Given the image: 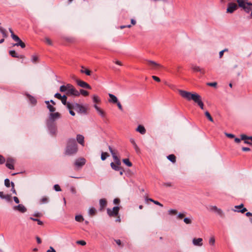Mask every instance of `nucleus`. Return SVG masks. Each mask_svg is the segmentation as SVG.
<instances>
[{"label": "nucleus", "instance_id": "obj_30", "mask_svg": "<svg viewBox=\"0 0 252 252\" xmlns=\"http://www.w3.org/2000/svg\"><path fill=\"white\" fill-rule=\"evenodd\" d=\"M75 220L78 222H82L84 220V218L81 215H76L75 216Z\"/></svg>", "mask_w": 252, "mask_h": 252}, {"label": "nucleus", "instance_id": "obj_62", "mask_svg": "<svg viewBox=\"0 0 252 252\" xmlns=\"http://www.w3.org/2000/svg\"><path fill=\"white\" fill-rule=\"evenodd\" d=\"M225 134L227 137L230 138H233L235 137V135L233 134L225 133Z\"/></svg>", "mask_w": 252, "mask_h": 252}, {"label": "nucleus", "instance_id": "obj_6", "mask_svg": "<svg viewBox=\"0 0 252 252\" xmlns=\"http://www.w3.org/2000/svg\"><path fill=\"white\" fill-rule=\"evenodd\" d=\"M120 208L118 206L114 207L112 210L108 208L107 209V213L109 217H116L119 214Z\"/></svg>", "mask_w": 252, "mask_h": 252}, {"label": "nucleus", "instance_id": "obj_4", "mask_svg": "<svg viewBox=\"0 0 252 252\" xmlns=\"http://www.w3.org/2000/svg\"><path fill=\"white\" fill-rule=\"evenodd\" d=\"M46 125L50 133L53 135H55L57 132V127L55 122L52 120H47Z\"/></svg>", "mask_w": 252, "mask_h": 252}, {"label": "nucleus", "instance_id": "obj_18", "mask_svg": "<svg viewBox=\"0 0 252 252\" xmlns=\"http://www.w3.org/2000/svg\"><path fill=\"white\" fill-rule=\"evenodd\" d=\"M94 107L97 111L98 114L102 117L104 118L106 116L105 112L99 108L96 104L94 105Z\"/></svg>", "mask_w": 252, "mask_h": 252}, {"label": "nucleus", "instance_id": "obj_33", "mask_svg": "<svg viewBox=\"0 0 252 252\" xmlns=\"http://www.w3.org/2000/svg\"><path fill=\"white\" fill-rule=\"evenodd\" d=\"M48 198L46 196L42 197L40 200V204H45V203H48Z\"/></svg>", "mask_w": 252, "mask_h": 252}, {"label": "nucleus", "instance_id": "obj_24", "mask_svg": "<svg viewBox=\"0 0 252 252\" xmlns=\"http://www.w3.org/2000/svg\"><path fill=\"white\" fill-rule=\"evenodd\" d=\"M109 96L110 97V99L109 100V101L110 102H112L113 103H116L118 102V99L115 95H114L113 94H109Z\"/></svg>", "mask_w": 252, "mask_h": 252}, {"label": "nucleus", "instance_id": "obj_1", "mask_svg": "<svg viewBox=\"0 0 252 252\" xmlns=\"http://www.w3.org/2000/svg\"><path fill=\"white\" fill-rule=\"evenodd\" d=\"M179 93L182 97L189 101L192 100L194 102L197 103L201 109H204V104L201 100V96L198 94L196 93L192 94L190 92L182 90H179Z\"/></svg>", "mask_w": 252, "mask_h": 252}, {"label": "nucleus", "instance_id": "obj_22", "mask_svg": "<svg viewBox=\"0 0 252 252\" xmlns=\"http://www.w3.org/2000/svg\"><path fill=\"white\" fill-rule=\"evenodd\" d=\"M77 142L82 146H84V137L81 134H77L76 136Z\"/></svg>", "mask_w": 252, "mask_h": 252}, {"label": "nucleus", "instance_id": "obj_11", "mask_svg": "<svg viewBox=\"0 0 252 252\" xmlns=\"http://www.w3.org/2000/svg\"><path fill=\"white\" fill-rule=\"evenodd\" d=\"M14 160L11 158H8L6 160V166L9 169H14Z\"/></svg>", "mask_w": 252, "mask_h": 252}, {"label": "nucleus", "instance_id": "obj_45", "mask_svg": "<svg viewBox=\"0 0 252 252\" xmlns=\"http://www.w3.org/2000/svg\"><path fill=\"white\" fill-rule=\"evenodd\" d=\"M30 219L31 220H32L33 221L37 222V223L38 225H42L43 224V222L38 219H34L33 218L31 217Z\"/></svg>", "mask_w": 252, "mask_h": 252}, {"label": "nucleus", "instance_id": "obj_17", "mask_svg": "<svg viewBox=\"0 0 252 252\" xmlns=\"http://www.w3.org/2000/svg\"><path fill=\"white\" fill-rule=\"evenodd\" d=\"M203 239L201 238H194L192 240V243L194 246H202L203 245Z\"/></svg>", "mask_w": 252, "mask_h": 252}, {"label": "nucleus", "instance_id": "obj_38", "mask_svg": "<svg viewBox=\"0 0 252 252\" xmlns=\"http://www.w3.org/2000/svg\"><path fill=\"white\" fill-rule=\"evenodd\" d=\"M205 115L210 121L213 122V119L208 111L205 112Z\"/></svg>", "mask_w": 252, "mask_h": 252}, {"label": "nucleus", "instance_id": "obj_47", "mask_svg": "<svg viewBox=\"0 0 252 252\" xmlns=\"http://www.w3.org/2000/svg\"><path fill=\"white\" fill-rule=\"evenodd\" d=\"M3 199H5L8 202H10L11 201V196L9 194H5L4 196V197Z\"/></svg>", "mask_w": 252, "mask_h": 252}, {"label": "nucleus", "instance_id": "obj_8", "mask_svg": "<svg viewBox=\"0 0 252 252\" xmlns=\"http://www.w3.org/2000/svg\"><path fill=\"white\" fill-rule=\"evenodd\" d=\"M73 109L80 113L86 114L87 113L86 108L81 104L75 103L73 105Z\"/></svg>", "mask_w": 252, "mask_h": 252}, {"label": "nucleus", "instance_id": "obj_27", "mask_svg": "<svg viewBox=\"0 0 252 252\" xmlns=\"http://www.w3.org/2000/svg\"><path fill=\"white\" fill-rule=\"evenodd\" d=\"M123 161L128 167H131L132 165V163L129 161L128 158L123 159Z\"/></svg>", "mask_w": 252, "mask_h": 252}, {"label": "nucleus", "instance_id": "obj_63", "mask_svg": "<svg viewBox=\"0 0 252 252\" xmlns=\"http://www.w3.org/2000/svg\"><path fill=\"white\" fill-rule=\"evenodd\" d=\"M185 216V215L184 214L180 213L178 214L177 217L179 219H182Z\"/></svg>", "mask_w": 252, "mask_h": 252}, {"label": "nucleus", "instance_id": "obj_61", "mask_svg": "<svg viewBox=\"0 0 252 252\" xmlns=\"http://www.w3.org/2000/svg\"><path fill=\"white\" fill-rule=\"evenodd\" d=\"M152 78L156 81L158 82H159L160 81V79L159 77L156 76H152Z\"/></svg>", "mask_w": 252, "mask_h": 252}, {"label": "nucleus", "instance_id": "obj_48", "mask_svg": "<svg viewBox=\"0 0 252 252\" xmlns=\"http://www.w3.org/2000/svg\"><path fill=\"white\" fill-rule=\"evenodd\" d=\"M11 187H12V188H11V191H12L13 193H14V194H17V193H16V190H15V185H14V183H13V182H11Z\"/></svg>", "mask_w": 252, "mask_h": 252}, {"label": "nucleus", "instance_id": "obj_23", "mask_svg": "<svg viewBox=\"0 0 252 252\" xmlns=\"http://www.w3.org/2000/svg\"><path fill=\"white\" fill-rule=\"evenodd\" d=\"M136 131L139 132L141 134H144L146 132V129L144 126L142 125H139L138 126L137 128H136Z\"/></svg>", "mask_w": 252, "mask_h": 252}, {"label": "nucleus", "instance_id": "obj_56", "mask_svg": "<svg viewBox=\"0 0 252 252\" xmlns=\"http://www.w3.org/2000/svg\"><path fill=\"white\" fill-rule=\"evenodd\" d=\"M5 158L1 155H0V164H3L5 162Z\"/></svg>", "mask_w": 252, "mask_h": 252}, {"label": "nucleus", "instance_id": "obj_50", "mask_svg": "<svg viewBox=\"0 0 252 252\" xmlns=\"http://www.w3.org/2000/svg\"><path fill=\"white\" fill-rule=\"evenodd\" d=\"M209 243L210 245L214 246L215 243V238L214 237H211L209 239Z\"/></svg>", "mask_w": 252, "mask_h": 252}, {"label": "nucleus", "instance_id": "obj_52", "mask_svg": "<svg viewBox=\"0 0 252 252\" xmlns=\"http://www.w3.org/2000/svg\"><path fill=\"white\" fill-rule=\"evenodd\" d=\"M45 41L47 44H48L49 45H52V42L50 38H49L48 37H46L45 38Z\"/></svg>", "mask_w": 252, "mask_h": 252}, {"label": "nucleus", "instance_id": "obj_26", "mask_svg": "<svg viewBox=\"0 0 252 252\" xmlns=\"http://www.w3.org/2000/svg\"><path fill=\"white\" fill-rule=\"evenodd\" d=\"M14 46H20L22 48H24L25 47V44L20 39L19 41H18L16 43L14 44Z\"/></svg>", "mask_w": 252, "mask_h": 252}, {"label": "nucleus", "instance_id": "obj_55", "mask_svg": "<svg viewBox=\"0 0 252 252\" xmlns=\"http://www.w3.org/2000/svg\"><path fill=\"white\" fill-rule=\"evenodd\" d=\"M54 189L57 191H59L61 190V189L59 185H54Z\"/></svg>", "mask_w": 252, "mask_h": 252}, {"label": "nucleus", "instance_id": "obj_16", "mask_svg": "<svg viewBox=\"0 0 252 252\" xmlns=\"http://www.w3.org/2000/svg\"><path fill=\"white\" fill-rule=\"evenodd\" d=\"M191 69L194 72H199L202 75L205 73V70L204 68H201L197 65H192Z\"/></svg>", "mask_w": 252, "mask_h": 252}, {"label": "nucleus", "instance_id": "obj_49", "mask_svg": "<svg viewBox=\"0 0 252 252\" xmlns=\"http://www.w3.org/2000/svg\"><path fill=\"white\" fill-rule=\"evenodd\" d=\"M4 185L7 188H9L10 187L11 185V182H10V180L8 179H5Z\"/></svg>", "mask_w": 252, "mask_h": 252}, {"label": "nucleus", "instance_id": "obj_5", "mask_svg": "<svg viewBox=\"0 0 252 252\" xmlns=\"http://www.w3.org/2000/svg\"><path fill=\"white\" fill-rule=\"evenodd\" d=\"M68 90L66 93V95H74L78 96L80 95V93L75 89L72 85L71 84H67Z\"/></svg>", "mask_w": 252, "mask_h": 252}, {"label": "nucleus", "instance_id": "obj_32", "mask_svg": "<svg viewBox=\"0 0 252 252\" xmlns=\"http://www.w3.org/2000/svg\"><path fill=\"white\" fill-rule=\"evenodd\" d=\"M81 72L82 73H85L87 75H88V76H90L91 75V71L88 69H81Z\"/></svg>", "mask_w": 252, "mask_h": 252}, {"label": "nucleus", "instance_id": "obj_7", "mask_svg": "<svg viewBox=\"0 0 252 252\" xmlns=\"http://www.w3.org/2000/svg\"><path fill=\"white\" fill-rule=\"evenodd\" d=\"M109 150L111 153V155L112 156V157L115 161V162H116V164H119L120 163V158L118 157V151L117 150H114L113 148L110 146H109L108 147Z\"/></svg>", "mask_w": 252, "mask_h": 252}, {"label": "nucleus", "instance_id": "obj_44", "mask_svg": "<svg viewBox=\"0 0 252 252\" xmlns=\"http://www.w3.org/2000/svg\"><path fill=\"white\" fill-rule=\"evenodd\" d=\"M80 94H81L84 96H88L89 95V92L86 90H84L83 89H81L80 90Z\"/></svg>", "mask_w": 252, "mask_h": 252}, {"label": "nucleus", "instance_id": "obj_3", "mask_svg": "<svg viewBox=\"0 0 252 252\" xmlns=\"http://www.w3.org/2000/svg\"><path fill=\"white\" fill-rule=\"evenodd\" d=\"M238 6L242 8L244 11L249 13L252 11V2L248 1V0H236Z\"/></svg>", "mask_w": 252, "mask_h": 252}, {"label": "nucleus", "instance_id": "obj_20", "mask_svg": "<svg viewBox=\"0 0 252 252\" xmlns=\"http://www.w3.org/2000/svg\"><path fill=\"white\" fill-rule=\"evenodd\" d=\"M121 160H120V163L119 164L114 163V162H111L110 164L111 168L115 171H120L121 170L122 168L120 166L121 165Z\"/></svg>", "mask_w": 252, "mask_h": 252}, {"label": "nucleus", "instance_id": "obj_39", "mask_svg": "<svg viewBox=\"0 0 252 252\" xmlns=\"http://www.w3.org/2000/svg\"><path fill=\"white\" fill-rule=\"evenodd\" d=\"M47 108L49 109L50 112H54L56 110L55 107L50 104L47 106Z\"/></svg>", "mask_w": 252, "mask_h": 252}, {"label": "nucleus", "instance_id": "obj_57", "mask_svg": "<svg viewBox=\"0 0 252 252\" xmlns=\"http://www.w3.org/2000/svg\"><path fill=\"white\" fill-rule=\"evenodd\" d=\"M207 85L211 87H216L217 85V82H211L207 83Z\"/></svg>", "mask_w": 252, "mask_h": 252}, {"label": "nucleus", "instance_id": "obj_2", "mask_svg": "<svg viewBox=\"0 0 252 252\" xmlns=\"http://www.w3.org/2000/svg\"><path fill=\"white\" fill-rule=\"evenodd\" d=\"M78 151V147L76 140L73 138L67 140L64 154L67 156L75 155Z\"/></svg>", "mask_w": 252, "mask_h": 252}, {"label": "nucleus", "instance_id": "obj_37", "mask_svg": "<svg viewBox=\"0 0 252 252\" xmlns=\"http://www.w3.org/2000/svg\"><path fill=\"white\" fill-rule=\"evenodd\" d=\"M148 200L151 202H153L154 204H155L156 205H158L160 207H163V205L158 201L154 200V199H153L152 198H149Z\"/></svg>", "mask_w": 252, "mask_h": 252}, {"label": "nucleus", "instance_id": "obj_15", "mask_svg": "<svg viewBox=\"0 0 252 252\" xmlns=\"http://www.w3.org/2000/svg\"><path fill=\"white\" fill-rule=\"evenodd\" d=\"M86 163V159L84 158H80L75 160V165L77 167H82Z\"/></svg>", "mask_w": 252, "mask_h": 252}, {"label": "nucleus", "instance_id": "obj_42", "mask_svg": "<svg viewBox=\"0 0 252 252\" xmlns=\"http://www.w3.org/2000/svg\"><path fill=\"white\" fill-rule=\"evenodd\" d=\"M11 37L15 41L17 42L20 40V38L17 35H15L14 33H12Z\"/></svg>", "mask_w": 252, "mask_h": 252}, {"label": "nucleus", "instance_id": "obj_29", "mask_svg": "<svg viewBox=\"0 0 252 252\" xmlns=\"http://www.w3.org/2000/svg\"><path fill=\"white\" fill-rule=\"evenodd\" d=\"M68 87L67 84L66 85H62L60 88V91L61 92H65L67 91Z\"/></svg>", "mask_w": 252, "mask_h": 252}, {"label": "nucleus", "instance_id": "obj_25", "mask_svg": "<svg viewBox=\"0 0 252 252\" xmlns=\"http://www.w3.org/2000/svg\"><path fill=\"white\" fill-rule=\"evenodd\" d=\"M167 158L168 159L171 161L172 163H175L176 161V157L173 154L169 155L167 156Z\"/></svg>", "mask_w": 252, "mask_h": 252}, {"label": "nucleus", "instance_id": "obj_64", "mask_svg": "<svg viewBox=\"0 0 252 252\" xmlns=\"http://www.w3.org/2000/svg\"><path fill=\"white\" fill-rule=\"evenodd\" d=\"M47 252H56L53 247H50V249L48 250H47Z\"/></svg>", "mask_w": 252, "mask_h": 252}, {"label": "nucleus", "instance_id": "obj_36", "mask_svg": "<svg viewBox=\"0 0 252 252\" xmlns=\"http://www.w3.org/2000/svg\"><path fill=\"white\" fill-rule=\"evenodd\" d=\"M251 137H252V136L249 137L245 134H241V140H246L250 139L252 141Z\"/></svg>", "mask_w": 252, "mask_h": 252}, {"label": "nucleus", "instance_id": "obj_59", "mask_svg": "<svg viewBox=\"0 0 252 252\" xmlns=\"http://www.w3.org/2000/svg\"><path fill=\"white\" fill-rule=\"evenodd\" d=\"M65 105L69 110H71L73 108V106H72V105L69 102H67Z\"/></svg>", "mask_w": 252, "mask_h": 252}, {"label": "nucleus", "instance_id": "obj_43", "mask_svg": "<svg viewBox=\"0 0 252 252\" xmlns=\"http://www.w3.org/2000/svg\"><path fill=\"white\" fill-rule=\"evenodd\" d=\"M96 210L94 208H91L89 209V214L91 216H94L95 214Z\"/></svg>", "mask_w": 252, "mask_h": 252}, {"label": "nucleus", "instance_id": "obj_60", "mask_svg": "<svg viewBox=\"0 0 252 252\" xmlns=\"http://www.w3.org/2000/svg\"><path fill=\"white\" fill-rule=\"evenodd\" d=\"M54 96H55L56 98H58V99H60H60L62 98V97H63V96H62V95H61L60 94L58 93H56V94H55Z\"/></svg>", "mask_w": 252, "mask_h": 252}, {"label": "nucleus", "instance_id": "obj_13", "mask_svg": "<svg viewBox=\"0 0 252 252\" xmlns=\"http://www.w3.org/2000/svg\"><path fill=\"white\" fill-rule=\"evenodd\" d=\"M13 209L22 213H25L27 210V208L23 204H19L17 206H14Z\"/></svg>", "mask_w": 252, "mask_h": 252}, {"label": "nucleus", "instance_id": "obj_51", "mask_svg": "<svg viewBox=\"0 0 252 252\" xmlns=\"http://www.w3.org/2000/svg\"><path fill=\"white\" fill-rule=\"evenodd\" d=\"M177 213V211L175 209H170L168 211V214L169 215H176Z\"/></svg>", "mask_w": 252, "mask_h": 252}, {"label": "nucleus", "instance_id": "obj_34", "mask_svg": "<svg viewBox=\"0 0 252 252\" xmlns=\"http://www.w3.org/2000/svg\"><path fill=\"white\" fill-rule=\"evenodd\" d=\"M130 142L132 144V145H133V146H134L136 151L137 152H138V151L139 150V149L138 147V146L137 145V144H136L135 141L133 139H130Z\"/></svg>", "mask_w": 252, "mask_h": 252}, {"label": "nucleus", "instance_id": "obj_28", "mask_svg": "<svg viewBox=\"0 0 252 252\" xmlns=\"http://www.w3.org/2000/svg\"><path fill=\"white\" fill-rule=\"evenodd\" d=\"M109 156V155L106 152H102L101 154V159L102 160H104L107 157Z\"/></svg>", "mask_w": 252, "mask_h": 252}, {"label": "nucleus", "instance_id": "obj_10", "mask_svg": "<svg viewBox=\"0 0 252 252\" xmlns=\"http://www.w3.org/2000/svg\"><path fill=\"white\" fill-rule=\"evenodd\" d=\"M76 82H77V85L79 86H80L83 88H85V89H92L91 86L85 81H83L81 80H77Z\"/></svg>", "mask_w": 252, "mask_h": 252}, {"label": "nucleus", "instance_id": "obj_54", "mask_svg": "<svg viewBox=\"0 0 252 252\" xmlns=\"http://www.w3.org/2000/svg\"><path fill=\"white\" fill-rule=\"evenodd\" d=\"M247 211V209L246 208H244V207L241 210H234V211H235V212H241L242 213H244L245 212H246Z\"/></svg>", "mask_w": 252, "mask_h": 252}, {"label": "nucleus", "instance_id": "obj_58", "mask_svg": "<svg viewBox=\"0 0 252 252\" xmlns=\"http://www.w3.org/2000/svg\"><path fill=\"white\" fill-rule=\"evenodd\" d=\"M77 243L82 246H85L86 244V242L84 240H80L77 242Z\"/></svg>", "mask_w": 252, "mask_h": 252}, {"label": "nucleus", "instance_id": "obj_41", "mask_svg": "<svg viewBox=\"0 0 252 252\" xmlns=\"http://www.w3.org/2000/svg\"><path fill=\"white\" fill-rule=\"evenodd\" d=\"M32 61L33 63H36L38 61V57L36 55H32Z\"/></svg>", "mask_w": 252, "mask_h": 252}, {"label": "nucleus", "instance_id": "obj_31", "mask_svg": "<svg viewBox=\"0 0 252 252\" xmlns=\"http://www.w3.org/2000/svg\"><path fill=\"white\" fill-rule=\"evenodd\" d=\"M9 54L12 57L15 58H19L18 54L14 50H11L9 51Z\"/></svg>", "mask_w": 252, "mask_h": 252}, {"label": "nucleus", "instance_id": "obj_9", "mask_svg": "<svg viewBox=\"0 0 252 252\" xmlns=\"http://www.w3.org/2000/svg\"><path fill=\"white\" fill-rule=\"evenodd\" d=\"M238 8L237 5L234 2H229L228 4L226 12L229 13H232Z\"/></svg>", "mask_w": 252, "mask_h": 252}, {"label": "nucleus", "instance_id": "obj_40", "mask_svg": "<svg viewBox=\"0 0 252 252\" xmlns=\"http://www.w3.org/2000/svg\"><path fill=\"white\" fill-rule=\"evenodd\" d=\"M62 101V103L63 105H66V104L67 103V97L65 95H63L62 98L60 99Z\"/></svg>", "mask_w": 252, "mask_h": 252}, {"label": "nucleus", "instance_id": "obj_19", "mask_svg": "<svg viewBox=\"0 0 252 252\" xmlns=\"http://www.w3.org/2000/svg\"><path fill=\"white\" fill-rule=\"evenodd\" d=\"M100 211H102L107 205V201L105 199L102 198L99 200Z\"/></svg>", "mask_w": 252, "mask_h": 252}, {"label": "nucleus", "instance_id": "obj_14", "mask_svg": "<svg viewBox=\"0 0 252 252\" xmlns=\"http://www.w3.org/2000/svg\"><path fill=\"white\" fill-rule=\"evenodd\" d=\"M146 63L147 65L150 66L152 69H156L159 67H160V65L159 64L153 61H147Z\"/></svg>", "mask_w": 252, "mask_h": 252}, {"label": "nucleus", "instance_id": "obj_12", "mask_svg": "<svg viewBox=\"0 0 252 252\" xmlns=\"http://www.w3.org/2000/svg\"><path fill=\"white\" fill-rule=\"evenodd\" d=\"M61 118V114L59 112H51L49 114V119L48 120H52L54 122L56 120Z\"/></svg>", "mask_w": 252, "mask_h": 252}, {"label": "nucleus", "instance_id": "obj_35", "mask_svg": "<svg viewBox=\"0 0 252 252\" xmlns=\"http://www.w3.org/2000/svg\"><path fill=\"white\" fill-rule=\"evenodd\" d=\"M93 101L95 103H99L100 101V98L96 95H93Z\"/></svg>", "mask_w": 252, "mask_h": 252}, {"label": "nucleus", "instance_id": "obj_46", "mask_svg": "<svg viewBox=\"0 0 252 252\" xmlns=\"http://www.w3.org/2000/svg\"><path fill=\"white\" fill-rule=\"evenodd\" d=\"M0 32L2 34L3 36L4 37H6L7 36L6 32L5 29L0 27Z\"/></svg>", "mask_w": 252, "mask_h": 252}, {"label": "nucleus", "instance_id": "obj_53", "mask_svg": "<svg viewBox=\"0 0 252 252\" xmlns=\"http://www.w3.org/2000/svg\"><path fill=\"white\" fill-rule=\"evenodd\" d=\"M184 221L186 224H190L191 223V220L189 218H185L184 219Z\"/></svg>", "mask_w": 252, "mask_h": 252}, {"label": "nucleus", "instance_id": "obj_21", "mask_svg": "<svg viewBox=\"0 0 252 252\" xmlns=\"http://www.w3.org/2000/svg\"><path fill=\"white\" fill-rule=\"evenodd\" d=\"M26 96L28 97V98L29 99L30 103L32 105H35L36 104L37 100L34 96L31 95V94H26Z\"/></svg>", "mask_w": 252, "mask_h": 252}]
</instances>
